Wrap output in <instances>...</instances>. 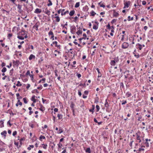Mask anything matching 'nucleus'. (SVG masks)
Here are the masks:
<instances>
[{"label":"nucleus","mask_w":153,"mask_h":153,"mask_svg":"<svg viewBox=\"0 0 153 153\" xmlns=\"http://www.w3.org/2000/svg\"><path fill=\"white\" fill-rule=\"evenodd\" d=\"M119 61V59L118 56L115 57L114 58L113 60L111 61L110 65L112 66H115L116 65V63H118Z\"/></svg>","instance_id":"f257e3e1"},{"label":"nucleus","mask_w":153,"mask_h":153,"mask_svg":"<svg viewBox=\"0 0 153 153\" xmlns=\"http://www.w3.org/2000/svg\"><path fill=\"white\" fill-rule=\"evenodd\" d=\"M71 33L74 34L76 31V27L74 25H73L71 27Z\"/></svg>","instance_id":"f03ea898"},{"label":"nucleus","mask_w":153,"mask_h":153,"mask_svg":"<svg viewBox=\"0 0 153 153\" xmlns=\"http://www.w3.org/2000/svg\"><path fill=\"white\" fill-rule=\"evenodd\" d=\"M26 10L27 12L28 13L29 12H31L33 9V7L32 4H31L30 5V6L27 7H26Z\"/></svg>","instance_id":"7ed1b4c3"},{"label":"nucleus","mask_w":153,"mask_h":153,"mask_svg":"<svg viewBox=\"0 0 153 153\" xmlns=\"http://www.w3.org/2000/svg\"><path fill=\"white\" fill-rule=\"evenodd\" d=\"M136 46L137 47V48L139 49V50H140L142 49L143 47H145V45L144 44L141 45L139 43H137L136 45Z\"/></svg>","instance_id":"20e7f679"},{"label":"nucleus","mask_w":153,"mask_h":153,"mask_svg":"<svg viewBox=\"0 0 153 153\" xmlns=\"http://www.w3.org/2000/svg\"><path fill=\"white\" fill-rule=\"evenodd\" d=\"M19 64V61L17 60L15 61L14 60H13V65L14 66H15L16 67H18Z\"/></svg>","instance_id":"39448f33"},{"label":"nucleus","mask_w":153,"mask_h":153,"mask_svg":"<svg viewBox=\"0 0 153 153\" xmlns=\"http://www.w3.org/2000/svg\"><path fill=\"white\" fill-rule=\"evenodd\" d=\"M129 46L128 44L126 42H124L122 45V48L123 49H126L128 48Z\"/></svg>","instance_id":"423d86ee"},{"label":"nucleus","mask_w":153,"mask_h":153,"mask_svg":"<svg viewBox=\"0 0 153 153\" xmlns=\"http://www.w3.org/2000/svg\"><path fill=\"white\" fill-rule=\"evenodd\" d=\"M130 4V1H128L125 2L124 3V6L123 7L124 8H128L129 7V6Z\"/></svg>","instance_id":"0eeeda50"},{"label":"nucleus","mask_w":153,"mask_h":153,"mask_svg":"<svg viewBox=\"0 0 153 153\" xmlns=\"http://www.w3.org/2000/svg\"><path fill=\"white\" fill-rule=\"evenodd\" d=\"M39 105L40 106V108H39V109L41 111L43 112V111L45 110V108L44 107L42 106V105L40 103L39 104Z\"/></svg>","instance_id":"6e6552de"},{"label":"nucleus","mask_w":153,"mask_h":153,"mask_svg":"<svg viewBox=\"0 0 153 153\" xmlns=\"http://www.w3.org/2000/svg\"><path fill=\"white\" fill-rule=\"evenodd\" d=\"M43 12L45 13H46V14H47L48 15H50V11L47 9V8H46L45 9V11H44V10H43Z\"/></svg>","instance_id":"1a4fd4ad"},{"label":"nucleus","mask_w":153,"mask_h":153,"mask_svg":"<svg viewBox=\"0 0 153 153\" xmlns=\"http://www.w3.org/2000/svg\"><path fill=\"white\" fill-rule=\"evenodd\" d=\"M42 12V10L41 9L39 8H36L35 11L34 13H40Z\"/></svg>","instance_id":"9d476101"},{"label":"nucleus","mask_w":153,"mask_h":153,"mask_svg":"<svg viewBox=\"0 0 153 153\" xmlns=\"http://www.w3.org/2000/svg\"><path fill=\"white\" fill-rule=\"evenodd\" d=\"M89 8L87 5L85 6L83 8V10L84 11H87L88 10Z\"/></svg>","instance_id":"9b49d317"},{"label":"nucleus","mask_w":153,"mask_h":153,"mask_svg":"<svg viewBox=\"0 0 153 153\" xmlns=\"http://www.w3.org/2000/svg\"><path fill=\"white\" fill-rule=\"evenodd\" d=\"M39 26V23H36L35 25H34L33 27V28H35L36 27V30H38V27Z\"/></svg>","instance_id":"f8f14e48"},{"label":"nucleus","mask_w":153,"mask_h":153,"mask_svg":"<svg viewBox=\"0 0 153 153\" xmlns=\"http://www.w3.org/2000/svg\"><path fill=\"white\" fill-rule=\"evenodd\" d=\"M75 105L74 104L73 102H71V104L70 105V107L71 108V109H74V106Z\"/></svg>","instance_id":"ddd939ff"},{"label":"nucleus","mask_w":153,"mask_h":153,"mask_svg":"<svg viewBox=\"0 0 153 153\" xmlns=\"http://www.w3.org/2000/svg\"><path fill=\"white\" fill-rule=\"evenodd\" d=\"M25 140V138H22L21 139H20L19 140V142H20V145L19 146V147H18V148H20L21 147V146H22V141L23 140Z\"/></svg>","instance_id":"4468645a"},{"label":"nucleus","mask_w":153,"mask_h":153,"mask_svg":"<svg viewBox=\"0 0 153 153\" xmlns=\"http://www.w3.org/2000/svg\"><path fill=\"white\" fill-rule=\"evenodd\" d=\"M131 93L129 91H128L126 94V96L127 97H128L131 96Z\"/></svg>","instance_id":"2eb2a0df"},{"label":"nucleus","mask_w":153,"mask_h":153,"mask_svg":"<svg viewBox=\"0 0 153 153\" xmlns=\"http://www.w3.org/2000/svg\"><path fill=\"white\" fill-rule=\"evenodd\" d=\"M35 56L34 55H33L31 54L30 55V56L29 57V59L30 60H31L33 58L35 59Z\"/></svg>","instance_id":"dca6fc26"},{"label":"nucleus","mask_w":153,"mask_h":153,"mask_svg":"<svg viewBox=\"0 0 153 153\" xmlns=\"http://www.w3.org/2000/svg\"><path fill=\"white\" fill-rule=\"evenodd\" d=\"M7 132L6 131H4L3 132H1V134L2 135H4V137H6Z\"/></svg>","instance_id":"f3484780"},{"label":"nucleus","mask_w":153,"mask_h":153,"mask_svg":"<svg viewBox=\"0 0 153 153\" xmlns=\"http://www.w3.org/2000/svg\"><path fill=\"white\" fill-rule=\"evenodd\" d=\"M75 12V11L74 10L71 11L69 14L70 16H73Z\"/></svg>","instance_id":"a211bd4d"},{"label":"nucleus","mask_w":153,"mask_h":153,"mask_svg":"<svg viewBox=\"0 0 153 153\" xmlns=\"http://www.w3.org/2000/svg\"><path fill=\"white\" fill-rule=\"evenodd\" d=\"M85 152L88 153H91V151L90 147L87 148L85 150Z\"/></svg>","instance_id":"6ab92c4d"},{"label":"nucleus","mask_w":153,"mask_h":153,"mask_svg":"<svg viewBox=\"0 0 153 153\" xmlns=\"http://www.w3.org/2000/svg\"><path fill=\"white\" fill-rule=\"evenodd\" d=\"M22 5L18 4L17 5V8L19 10L21 11H22Z\"/></svg>","instance_id":"aec40b11"},{"label":"nucleus","mask_w":153,"mask_h":153,"mask_svg":"<svg viewBox=\"0 0 153 153\" xmlns=\"http://www.w3.org/2000/svg\"><path fill=\"white\" fill-rule=\"evenodd\" d=\"M63 131V130L62 128H60L59 129L57 132L58 134H61L62 133Z\"/></svg>","instance_id":"412c9836"},{"label":"nucleus","mask_w":153,"mask_h":153,"mask_svg":"<svg viewBox=\"0 0 153 153\" xmlns=\"http://www.w3.org/2000/svg\"><path fill=\"white\" fill-rule=\"evenodd\" d=\"M4 127V122L2 120L0 121V127L2 128Z\"/></svg>","instance_id":"4be33fe9"},{"label":"nucleus","mask_w":153,"mask_h":153,"mask_svg":"<svg viewBox=\"0 0 153 153\" xmlns=\"http://www.w3.org/2000/svg\"><path fill=\"white\" fill-rule=\"evenodd\" d=\"M17 38L21 40H23L24 39V38L23 36H21L20 35H18Z\"/></svg>","instance_id":"5701e85b"},{"label":"nucleus","mask_w":153,"mask_h":153,"mask_svg":"<svg viewBox=\"0 0 153 153\" xmlns=\"http://www.w3.org/2000/svg\"><path fill=\"white\" fill-rule=\"evenodd\" d=\"M57 42L55 41H54V42H53V44H55V46L56 47H59V48H60V45H57Z\"/></svg>","instance_id":"b1692460"},{"label":"nucleus","mask_w":153,"mask_h":153,"mask_svg":"<svg viewBox=\"0 0 153 153\" xmlns=\"http://www.w3.org/2000/svg\"><path fill=\"white\" fill-rule=\"evenodd\" d=\"M55 18H56V21L57 22H59L60 20V19L59 17V16H56L55 17Z\"/></svg>","instance_id":"393cba45"},{"label":"nucleus","mask_w":153,"mask_h":153,"mask_svg":"<svg viewBox=\"0 0 153 153\" xmlns=\"http://www.w3.org/2000/svg\"><path fill=\"white\" fill-rule=\"evenodd\" d=\"M136 134L137 135V140H139V143H140L141 142V140L140 139V136L137 134V133H136Z\"/></svg>","instance_id":"a878e982"},{"label":"nucleus","mask_w":153,"mask_h":153,"mask_svg":"<svg viewBox=\"0 0 153 153\" xmlns=\"http://www.w3.org/2000/svg\"><path fill=\"white\" fill-rule=\"evenodd\" d=\"M98 25H93V28L95 30H97L98 28Z\"/></svg>","instance_id":"bb28decb"},{"label":"nucleus","mask_w":153,"mask_h":153,"mask_svg":"<svg viewBox=\"0 0 153 153\" xmlns=\"http://www.w3.org/2000/svg\"><path fill=\"white\" fill-rule=\"evenodd\" d=\"M57 117L58 118L59 120H60L62 118V115L60 114H57Z\"/></svg>","instance_id":"cd10ccee"},{"label":"nucleus","mask_w":153,"mask_h":153,"mask_svg":"<svg viewBox=\"0 0 153 153\" xmlns=\"http://www.w3.org/2000/svg\"><path fill=\"white\" fill-rule=\"evenodd\" d=\"M91 13V16H94L96 14V13H95L94 11L92 10L90 12Z\"/></svg>","instance_id":"c85d7f7f"},{"label":"nucleus","mask_w":153,"mask_h":153,"mask_svg":"<svg viewBox=\"0 0 153 153\" xmlns=\"http://www.w3.org/2000/svg\"><path fill=\"white\" fill-rule=\"evenodd\" d=\"M120 86L121 88H122L123 89L124 88V86L123 82H121L120 83Z\"/></svg>","instance_id":"c756f323"},{"label":"nucleus","mask_w":153,"mask_h":153,"mask_svg":"<svg viewBox=\"0 0 153 153\" xmlns=\"http://www.w3.org/2000/svg\"><path fill=\"white\" fill-rule=\"evenodd\" d=\"M133 19H134V18L133 17L131 18L130 16H129L128 17V21L133 20Z\"/></svg>","instance_id":"7c9ffc66"},{"label":"nucleus","mask_w":153,"mask_h":153,"mask_svg":"<svg viewBox=\"0 0 153 153\" xmlns=\"http://www.w3.org/2000/svg\"><path fill=\"white\" fill-rule=\"evenodd\" d=\"M107 99H106L105 100V107L106 108H108L109 106L108 103L107 102Z\"/></svg>","instance_id":"2f4dec72"},{"label":"nucleus","mask_w":153,"mask_h":153,"mask_svg":"<svg viewBox=\"0 0 153 153\" xmlns=\"http://www.w3.org/2000/svg\"><path fill=\"white\" fill-rule=\"evenodd\" d=\"M57 145L58 146V149H59V148H61L62 147V146H63L62 144L61 143H60V142H59V143ZM58 150H59V149H58Z\"/></svg>","instance_id":"473e14b6"},{"label":"nucleus","mask_w":153,"mask_h":153,"mask_svg":"<svg viewBox=\"0 0 153 153\" xmlns=\"http://www.w3.org/2000/svg\"><path fill=\"white\" fill-rule=\"evenodd\" d=\"M79 4H80V3H79V2H76L75 5V6L74 7H75V8H77V7H79Z\"/></svg>","instance_id":"72a5a7b5"},{"label":"nucleus","mask_w":153,"mask_h":153,"mask_svg":"<svg viewBox=\"0 0 153 153\" xmlns=\"http://www.w3.org/2000/svg\"><path fill=\"white\" fill-rule=\"evenodd\" d=\"M27 32L25 30H24L23 29H22L21 30V31L19 32V33H18V35H20L21 33H26Z\"/></svg>","instance_id":"f704fd0d"},{"label":"nucleus","mask_w":153,"mask_h":153,"mask_svg":"<svg viewBox=\"0 0 153 153\" xmlns=\"http://www.w3.org/2000/svg\"><path fill=\"white\" fill-rule=\"evenodd\" d=\"M7 68L4 67H3L1 70V71L3 73H4L7 71Z\"/></svg>","instance_id":"c9c22d12"},{"label":"nucleus","mask_w":153,"mask_h":153,"mask_svg":"<svg viewBox=\"0 0 153 153\" xmlns=\"http://www.w3.org/2000/svg\"><path fill=\"white\" fill-rule=\"evenodd\" d=\"M82 31L80 30H78L76 32V33L78 35H79V34H81L82 33Z\"/></svg>","instance_id":"e433bc0d"},{"label":"nucleus","mask_w":153,"mask_h":153,"mask_svg":"<svg viewBox=\"0 0 153 153\" xmlns=\"http://www.w3.org/2000/svg\"><path fill=\"white\" fill-rule=\"evenodd\" d=\"M119 15V14L117 12H114V16L115 17H117V16Z\"/></svg>","instance_id":"4c0bfd02"},{"label":"nucleus","mask_w":153,"mask_h":153,"mask_svg":"<svg viewBox=\"0 0 153 153\" xmlns=\"http://www.w3.org/2000/svg\"><path fill=\"white\" fill-rule=\"evenodd\" d=\"M42 139H45V137L44 136H42V135H41L39 137V139L40 140L42 141Z\"/></svg>","instance_id":"58836bf2"},{"label":"nucleus","mask_w":153,"mask_h":153,"mask_svg":"<svg viewBox=\"0 0 153 153\" xmlns=\"http://www.w3.org/2000/svg\"><path fill=\"white\" fill-rule=\"evenodd\" d=\"M46 80V79L45 78H43L42 79L40 80H39L38 82V83H40L41 82V81H43V82H44Z\"/></svg>","instance_id":"ea45409f"},{"label":"nucleus","mask_w":153,"mask_h":153,"mask_svg":"<svg viewBox=\"0 0 153 153\" xmlns=\"http://www.w3.org/2000/svg\"><path fill=\"white\" fill-rule=\"evenodd\" d=\"M12 35H13V34H12V33H9L8 34V36H7V37H8V39H10V38L12 36Z\"/></svg>","instance_id":"a19ab883"},{"label":"nucleus","mask_w":153,"mask_h":153,"mask_svg":"<svg viewBox=\"0 0 153 153\" xmlns=\"http://www.w3.org/2000/svg\"><path fill=\"white\" fill-rule=\"evenodd\" d=\"M48 2H49V3H48V4H47V5L48 6H51L52 5V3L51 2V0H48Z\"/></svg>","instance_id":"79ce46f5"},{"label":"nucleus","mask_w":153,"mask_h":153,"mask_svg":"<svg viewBox=\"0 0 153 153\" xmlns=\"http://www.w3.org/2000/svg\"><path fill=\"white\" fill-rule=\"evenodd\" d=\"M16 85L17 86H20L22 85V84L20 83V82L19 81H18L17 82V83L16 84Z\"/></svg>","instance_id":"37998d69"},{"label":"nucleus","mask_w":153,"mask_h":153,"mask_svg":"<svg viewBox=\"0 0 153 153\" xmlns=\"http://www.w3.org/2000/svg\"><path fill=\"white\" fill-rule=\"evenodd\" d=\"M69 12V11L68 10H67L64 13L63 12H61V15L63 16V15H65L67 13H68Z\"/></svg>","instance_id":"c03bdc74"},{"label":"nucleus","mask_w":153,"mask_h":153,"mask_svg":"<svg viewBox=\"0 0 153 153\" xmlns=\"http://www.w3.org/2000/svg\"><path fill=\"white\" fill-rule=\"evenodd\" d=\"M23 100L24 102L26 104L28 102L27 100V99L26 98H25V97L24 98H23Z\"/></svg>","instance_id":"a18cd8bd"},{"label":"nucleus","mask_w":153,"mask_h":153,"mask_svg":"<svg viewBox=\"0 0 153 153\" xmlns=\"http://www.w3.org/2000/svg\"><path fill=\"white\" fill-rule=\"evenodd\" d=\"M96 107L97 109V111L98 112V111H99L100 109V106H99V105H96Z\"/></svg>","instance_id":"49530a36"},{"label":"nucleus","mask_w":153,"mask_h":153,"mask_svg":"<svg viewBox=\"0 0 153 153\" xmlns=\"http://www.w3.org/2000/svg\"><path fill=\"white\" fill-rule=\"evenodd\" d=\"M13 69L12 68V69H11L10 72V76H12L13 74Z\"/></svg>","instance_id":"de8ad7c7"},{"label":"nucleus","mask_w":153,"mask_h":153,"mask_svg":"<svg viewBox=\"0 0 153 153\" xmlns=\"http://www.w3.org/2000/svg\"><path fill=\"white\" fill-rule=\"evenodd\" d=\"M83 39H86V38L85 37H82V38H79L78 40L79 41V42L80 43H81V40H82Z\"/></svg>","instance_id":"09e8293b"},{"label":"nucleus","mask_w":153,"mask_h":153,"mask_svg":"<svg viewBox=\"0 0 153 153\" xmlns=\"http://www.w3.org/2000/svg\"><path fill=\"white\" fill-rule=\"evenodd\" d=\"M80 107L82 108L83 109H84V101H83L82 104H81V105L80 106Z\"/></svg>","instance_id":"8fccbe9b"},{"label":"nucleus","mask_w":153,"mask_h":153,"mask_svg":"<svg viewBox=\"0 0 153 153\" xmlns=\"http://www.w3.org/2000/svg\"><path fill=\"white\" fill-rule=\"evenodd\" d=\"M103 150L104 151L105 153H108V152L107 151L105 147H103Z\"/></svg>","instance_id":"3c124183"},{"label":"nucleus","mask_w":153,"mask_h":153,"mask_svg":"<svg viewBox=\"0 0 153 153\" xmlns=\"http://www.w3.org/2000/svg\"><path fill=\"white\" fill-rule=\"evenodd\" d=\"M30 71L29 70H28L27 71L26 74H25V76H27V75H28L30 76Z\"/></svg>","instance_id":"603ef678"},{"label":"nucleus","mask_w":153,"mask_h":153,"mask_svg":"<svg viewBox=\"0 0 153 153\" xmlns=\"http://www.w3.org/2000/svg\"><path fill=\"white\" fill-rule=\"evenodd\" d=\"M79 86H82L83 87H86L85 83H84V84H82V83H80L79 85Z\"/></svg>","instance_id":"864d4df0"},{"label":"nucleus","mask_w":153,"mask_h":153,"mask_svg":"<svg viewBox=\"0 0 153 153\" xmlns=\"http://www.w3.org/2000/svg\"><path fill=\"white\" fill-rule=\"evenodd\" d=\"M68 25V23L67 22H66L65 23V24L64 25H63L62 24H61V26L62 27H65L66 26H67Z\"/></svg>","instance_id":"5fc2aeb1"},{"label":"nucleus","mask_w":153,"mask_h":153,"mask_svg":"<svg viewBox=\"0 0 153 153\" xmlns=\"http://www.w3.org/2000/svg\"><path fill=\"white\" fill-rule=\"evenodd\" d=\"M48 35H51L52 36L54 35L53 33L51 31H50L48 33Z\"/></svg>","instance_id":"6e6d98bb"},{"label":"nucleus","mask_w":153,"mask_h":153,"mask_svg":"<svg viewBox=\"0 0 153 153\" xmlns=\"http://www.w3.org/2000/svg\"><path fill=\"white\" fill-rule=\"evenodd\" d=\"M122 105H124L125 104L127 103L126 100H123L122 101Z\"/></svg>","instance_id":"4d7b16f0"},{"label":"nucleus","mask_w":153,"mask_h":153,"mask_svg":"<svg viewBox=\"0 0 153 153\" xmlns=\"http://www.w3.org/2000/svg\"><path fill=\"white\" fill-rule=\"evenodd\" d=\"M42 145H43V148L44 149H46L47 148V145L46 144H43Z\"/></svg>","instance_id":"13d9d810"},{"label":"nucleus","mask_w":153,"mask_h":153,"mask_svg":"<svg viewBox=\"0 0 153 153\" xmlns=\"http://www.w3.org/2000/svg\"><path fill=\"white\" fill-rule=\"evenodd\" d=\"M7 125H9L10 127H11L12 125V124H11L10 123V120H9L7 122Z\"/></svg>","instance_id":"bf43d9fd"},{"label":"nucleus","mask_w":153,"mask_h":153,"mask_svg":"<svg viewBox=\"0 0 153 153\" xmlns=\"http://www.w3.org/2000/svg\"><path fill=\"white\" fill-rule=\"evenodd\" d=\"M107 27L108 29L110 30L111 29V27L110 26V25L108 23L107 25Z\"/></svg>","instance_id":"052dcab7"},{"label":"nucleus","mask_w":153,"mask_h":153,"mask_svg":"<svg viewBox=\"0 0 153 153\" xmlns=\"http://www.w3.org/2000/svg\"><path fill=\"white\" fill-rule=\"evenodd\" d=\"M144 143L146 147H149V143L148 142H145Z\"/></svg>","instance_id":"680f3d73"},{"label":"nucleus","mask_w":153,"mask_h":153,"mask_svg":"<svg viewBox=\"0 0 153 153\" xmlns=\"http://www.w3.org/2000/svg\"><path fill=\"white\" fill-rule=\"evenodd\" d=\"M145 150V149H144V148H140L138 150V152H141V151H143Z\"/></svg>","instance_id":"e2e57ef3"},{"label":"nucleus","mask_w":153,"mask_h":153,"mask_svg":"<svg viewBox=\"0 0 153 153\" xmlns=\"http://www.w3.org/2000/svg\"><path fill=\"white\" fill-rule=\"evenodd\" d=\"M12 62H10L9 64V65H7L6 66V67L8 68H10V67L12 66Z\"/></svg>","instance_id":"0e129e2a"},{"label":"nucleus","mask_w":153,"mask_h":153,"mask_svg":"<svg viewBox=\"0 0 153 153\" xmlns=\"http://www.w3.org/2000/svg\"><path fill=\"white\" fill-rule=\"evenodd\" d=\"M76 76L78 78H80L81 76V75L79 73L76 74Z\"/></svg>","instance_id":"69168bd1"},{"label":"nucleus","mask_w":153,"mask_h":153,"mask_svg":"<svg viewBox=\"0 0 153 153\" xmlns=\"http://www.w3.org/2000/svg\"><path fill=\"white\" fill-rule=\"evenodd\" d=\"M36 97V96L35 95H33L32 97V98L31 99V101H33V100L34 99H35V98Z\"/></svg>","instance_id":"338daca9"},{"label":"nucleus","mask_w":153,"mask_h":153,"mask_svg":"<svg viewBox=\"0 0 153 153\" xmlns=\"http://www.w3.org/2000/svg\"><path fill=\"white\" fill-rule=\"evenodd\" d=\"M116 19H113L112 20V21H111V23L112 24H113L114 23V22H116Z\"/></svg>","instance_id":"774afa93"}]
</instances>
